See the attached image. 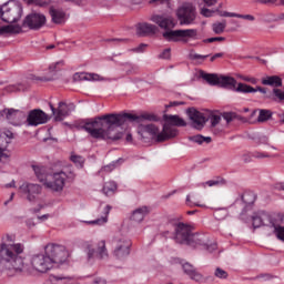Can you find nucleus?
<instances>
[{
  "label": "nucleus",
  "mask_w": 284,
  "mask_h": 284,
  "mask_svg": "<svg viewBox=\"0 0 284 284\" xmlns=\"http://www.w3.org/2000/svg\"><path fill=\"white\" fill-rule=\"evenodd\" d=\"M144 121H159V116L152 113H143L141 115L132 113H106L95 118L85 119L79 123L80 130L88 132L92 139L101 141H119L123 133L118 132L116 128L125 125V123H136L138 134L141 139H145V134L156 136L159 141V128L154 124H142Z\"/></svg>",
  "instance_id": "obj_1"
},
{
  "label": "nucleus",
  "mask_w": 284,
  "mask_h": 284,
  "mask_svg": "<svg viewBox=\"0 0 284 284\" xmlns=\"http://www.w3.org/2000/svg\"><path fill=\"white\" fill-rule=\"evenodd\" d=\"M26 246L21 243L0 244V272H7L8 276L16 274H30V270L23 261Z\"/></svg>",
  "instance_id": "obj_2"
},
{
  "label": "nucleus",
  "mask_w": 284,
  "mask_h": 284,
  "mask_svg": "<svg viewBox=\"0 0 284 284\" xmlns=\"http://www.w3.org/2000/svg\"><path fill=\"white\" fill-rule=\"evenodd\" d=\"M150 21L159 26V28L162 30H166L162 34L166 41H179V39H195V37L199 34V30L196 29H180L172 31V29L175 28L176 22H174V18L170 16L153 14L150 18Z\"/></svg>",
  "instance_id": "obj_3"
},
{
  "label": "nucleus",
  "mask_w": 284,
  "mask_h": 284,
  "mask_svg": "<svg viewBox=\"0 0 284 284\" xmlns=\"http://www.w3.org/2000/svg\"><path fill=\"white\" fill-rule=\"evenodd\" d=\"M186 114L192 121V128H195V130H201L202 128H205V122L211 121V130L213 134H219L221 131L216 129V125L221 123V115H216L214 112H210L207 116L205 114L201 113V111L196 110L195 108H189L186 110Z\"/></svg>",
  "instance_id": "obj_4"
},
{
  "label": "nucleus",
  "mask_w": 284,
  "mask_h": 284,
  "mask_svg": "<svg viewBox=\"0 0 284 284\" xmlns=\"http://www.w3.org/2000/svg\"><path fill=\"white\" fill-rule=\"evenodd\" d=\"M164 121L166 123L163 125L162 132L158 135V142L163 143V141H168V139H174L176 134H179V130L176 128H185L187 125V122L183 120L179 115H164Z\"/></svg>",
  "instance_id": "obj_5"
},
{
  "label": "nucleus",
  "mask_w": 284,
  "mask_h": 284,
  "mask_svg": "<svg viewBox=\"0 0 284 284\" xmlns=\"http://www.w3.org/2000/svg\"><path fill=\"white\" fill-rule=\"evenodd\" d=\"M23 17V6L17 0L9 1L0 7V18L4 23H18Z\"/></svg>",
  "instance_id": "obj_6"
},
{
  "label": "nucleus",
  "mask_w": 284,
  "mask_h": 284,
  "mask_svg": "<svg viewBox=\"0 0 284 284\" xmlns=\"http://www.w3.org/2000/svg\"><path fill=\"white\" fill-rule=\"evenodd\" d=\"M200 78L206 81L209 85H219L220 88L236 90V79L232 77L219 75L216 73H205V71L201 70Z\"/></svg>",
  "instance_id": "obj_7"
},
{
  "label": "nucleus",
  "mask_w": 284,
  "mask_h": 284,
  "mask_svg": "<svg viewBox=\"0 0 284 284\" xmlns=\"http://www.w3.org/2000/svg\"><path fill=\"white\" fill-rule=\"evenodd\" d=\"M44 252L53 266L63 265V263L68 261V256H70L68 250H65V246L54 243L47 244L44 246Z\"/></svg>",
  "instance_id": "obj_8"
},
{
  "label": "nucleus",
  "mask_w": 284,
  "mask_h": 284,
  "mask_svg": "<svg viewBox=\"0 0 284 284\" xmlns=\"http://www.w3.org/2000/svg\"><path fill=\"white\" fill-rule=\"evenodd\" d=\"M176 14L180 26H192L196 21L199 13L196 12V6L192 4V2H186L178 9Z\"/></svg>",
  "instance_id": "obj_9"
},
{
  "label": "nucleus",
  "mask_w": 284,
  "mask_h": 284,
  "mask_svg": "<svg viewBox=\"0 0 284 284\" xmlns=\"http://www.w3.org/2000/svg\"><path fill=\"white\" fill-rule=\"evenodd\" d=\"M171 225L174 227L173 240L179 245H187L190 236H192V226L179 221H171Z\"/></svg>",
  "instance_id": "obj_10"
},
{
  "label": "nucleus",
  "mask_w": 284,
  "mask_h": 284,
  "mask_svg": "<svg viewBox=\"0 0 284 284\" xmlns=\"http://www.w3.org/2000/svg\"><path fill=\"white\" fill-rule=\"evenodd\" d=\"M65 179H74V172H69V174L63 171L55 172L52 175V181L44 182V185L49 190H52V192H63Z\"/></svg>",
  "instance_id": "obj_11"
},
{
  "label": "nucleus",
  "mask_w": 284,
  "mask_h": 284,
  "mask_svg": "<svg viewBox=\"0 0 284 284\" xmlns=\"http://www.w3.org/2000/svg\"><path fill=\"white\" fill-rule=\"evenodd\" d=\"M189 247H204L207 252H214L216 250V243L210 244V236L203 233H191L189 242H186Z\"/></svg>",
  "instance_id": "obj_12"
},
{
  "label": "nucleus",
  "mask_w": 284,
  "mask_h": 284,
  "mask_svg": "<svg viewBox=\"0 0 284 284\" xmlns=\"http://www.w3.org/2000/svg\"><path fill=\"white\" fill-rule=\"evenodd\" d=\"M31 265L36 272H40L41 274H45V272H50L52 267H54V264L52 263V260L48 256V254H36L31 258Z\"/></svg>",
  "instance_id": "obj_13"
},
{
  "label": "nucleus",
  "mask_w": 284,
  "mask_h": 284,
  "mask_svg": "<svg viewBox=\"0 0 284 284\" xmlns=\"http://www.w3.org/2000/svg\"><path fill=\"white\" fill-rule=\"evenodd\" d=\"M45 21L47 19L43 13H30L23 19L22 26H20L21 32H23V28L41 30V28L45 26Z\"/></svg>",
  "instance_id": "obj_14"
},
{
  "label": "nucleus",
  "mask_w": 284,
  "mask_h": 284,
  "mask_svg": "<svg viewBox=\"0 0 284 284\" xmlns=\"http://www.w3.org/2000/svg\"><path fill=\"white\" fill-rule=\"evenodd\" d=\"M85 252H87L88 261H92L94 256H97V258H100V260L108 258L109 256L104 240L98 243L97 251L94 250V246H92V244H87Z\"/></svg>",
  "instance_id": "obj_15"
},
{
  "label": "nucleus",
  "mask_w": 284,
  "mask_h": 284,
  "mask_svg": "<svg viewBox=\"0 0 284 284\" xmlns=\"http://www.w3.org/2000/svg\"><path fill=\"white\" fill-rule=\"evenodd\" d=\"M115 248L113 251L114 256L118 258H125L130 256V247H132V241L128 237L115 239Z\"/></svg>",
  "instance_id": "obj_16"
},
{
  "label": "nucleus",
  "mask_w": 284,
  "mask_h": 284,
  "mask_svg": "<svg viewBox=\"0 0 284 284\" xmlns=\"http://www.w3.org/2000/svg\"><path fill=\"white\" fill-rule=\"evenodd\" d=\"M48 121H50V116L40 109L31 110L27 116L28 125L33 128H37V125H43L44 123H48Z\"/></svg>",
  "instance_id": "obj_17"
},
{
  "label": "nucleus",
  "mask_w": 284,
  "mask_h": 284,
  "mask_svg": "<svg viewBox=\"0 0 284 284\" xmlns=\"http://www.w3.org/2000/svg\"><path fill=\"white\" fill-rule=\"evenodd\" d=\"M74 103L67 104L65 102H59L58 109L50 104L52 114H55V121H62L65 116H70V112L74 111Z\"/></svg>",
  "instance_id": "obj_18"
},
{
  "label": "nucleus",
  "mask_w": 284,
  "mask_h": 284,
  "mask_svg": "<svg viewBox=\"0 0 284 284\" xmlns=\"http://www.w3.org/2000/svg\"><path fill=\"white\" fill-rule=\"evenodd\" d=\"M20 190L22 194H26L27 201L30 203H33V201H37V196L41 194V185L39 184H32V183H23L20 186Z\"/></svg>",
  "instance_id": "obj_19"
},
{
  "label": "nucleus",
  "mask_w": 284,
  "mask_h": 284,
  "mask_svg": "<svg viewBox=\"0 0 284 284\" xmlns=\"http://www.w3.org/2000/svg\"><path fill=\"white\" fill-rule=\"evenodd\" d=\"M235 92H241L242 94H252L254 92H261V94H264V99H272V93H267V88H263V87L253 88L252 85L241 83V82L235 88Z\"/></svg>",
  "instance_id": "obj_20"
},
{
  "label": "nucleus",
  "mask_w": 284,
  "mask_h": 284,
  "mask_svg": "<svg viewBox=\"0 0 284 284\" xmlns=\"http://www.w3.org/2000/svg\"><path fill=\"white\" fill-rule=\"evenodd\" d=\"M159 32V27L156 24L142 22L136 26L138 37H150V34H156Z\"/></svg>",
  "instance_id": "obj_21"
},
{
  "label": "nucleus",
  "mask_w": 284,
  "mask_h": 284,
  "mask_svg": "<svg viewBox=\"0 0 284 284\" xmlns=\"http://www.w3.org/2000/svg\"><path fill=\"white\" fill-rule=\"evenodd\" d=\"M3 114H6V119L11 123H19V121L26 119V112L20 110L4 109Z\"/></svg>",
  "instance_id": "obj_22"
},
{
  "label": "nucleus",
  "mask_w": 284,
  "mask_h": 284,
  "mask_svg": "<svg viewBox=\"0 0 284 284\" xmlns=\"http://www.w3.org/2000/svg\"><path fill=\"white\" fill-rule=\"evenodd\" d=\"M182 270L184 272V274H186L187 276H190V278L192 281H196V283H201V281H203V275L201 273H199L196 271V268H194V266L190 263H184L182 265Z\"/></svg>",
  "instance_id": "obj_23"
},
{
  "label": "nucleus",
  "mask_w": 284,
  "mask_h": 284,
  "mask_svg": "<svg viewBox=\"0 0 284 284\" xmlns=\"http://www.w3.org/2000/svg\"><path fill=\"white\" fill-rule=\"evenodd\" d=\"M252 221H253V227L255 230L257 227H262V225H265V221H268L271 226H272V223H274V221H272V217H270V215L265 212H261V213L253 215Z\"/></svg>",
  "instance_id": "obj_24"
},
{
  "label": "nucleus",
  "mask_w": 284,
  "mask_h": 284,
  "mask_svg": "<svg viewBox=\"0 0 284 284\" xmlns=\"http://www.w3.org/2000/svg\"><path fill=\"white\" fill-rule=\"evenodd\" d=\"M262 85H271V88H283V79L278 75H267L262 79Z\"/></svg>",
  "instance_id": "obj_25"
},
{
  "label": "nucleus",
  "mask_w": 284,
  "mask_h": 284,
  "mask_svg": "<svg viewBox=\"0 0 284 284\" xmlns=\"http://www.w3.org/2000/svg\"><path fill=\"white\" fill-rule=\"evenodd\" d=\"M73 81H103V79L101 78V75L97 74V73H85V72H81V73H75L73 75Z\"/></svg>",
  "instance_id": "obj_26"
},
{
  "label": "nucleus",
  "mask_w": 284,
  "mask_h": 284,
  "mask_svg": "<svg viewBox=\"0 0 284 284\" xmlns=\"http://www.w3.org/2000/svg\"><path fill=\"white\" fill-rule=\"evenodd\" d=\"M148 214H150V210L148 209V206L139 207L135 211H133L131 215V221H134L135 223H141L143 219L148 216Z\"/></svg>",
  "instance_id": "obj_27"
},
{
  "label": "nucleus",
  "mask_w": 284,
  "mask_h": 284,
  "mask_svg": "<svg viewBox=\"0 0 284 284\" xmlns=\"http://www.w3.org/2000/svg\"><path fill=\"white\" fill-rule=\"evenodd\" d=\"M3 34H21V26L8 24L0 27V37H3Z\"/></svg>",
  "instance_id": "obj_28"
},
{
  "label": "nucleus",
  "mask_w": 284,
  "mask_h": 284,
  "mask_svg": "<svg viewBox=\"0 0 284 284\" xmlns=\"http://www.w3.org/2000/svg\"><path fill=\"white\" fill-rule=\"evenodd\" d=\"M256 112H260L257 116V123H265V121H270V119H272V112L267 109L254 110L252 112V116H254Z\"/></svg>",
  "instance_id": "obj_29"
},
{
  "label": "nucleus",
  "mask_w": 284,
  "mask_h": 284,
  "mask_svg": "<svg viewBox=\"0 0 284 284\" xmlns=\"http://www.w3.org/2000/svg\"><path fill=\"white\" fill-rule=\"evenodd\" d=\"M51 19L54 23H65V12L57 9H50Z\"/></svg>",
  "instance_id": "obj_30"
},
{
  "label": "nucleus",
  "mask_w": 284,
  "mask_h": 284,
  "mask_svg": "<svg viewBox=\"0 0 284 284\" xmlns=\"http://www.w3.org/2000/svg\"><path fill=\"white\" fill-rule=\"evenodd\" d=\"M227 183L223 178H216L215 180H209L197 184L199 187H217L219 185H225Z\"/></svg>",
  "instance_id": "obj_31"
},
{
  "label": "nucleus",
  "mask_w": 284,
  "mask_h": 284,
  "mask_svg": "<svg viewBox=\"0 0 284 284\" xmlns=\"http://www.w3.org/2000/svg\"><path fill=\"white\" fill-rule=\"evenodd\" d=\"M110 210H112V206L106 205L104 207V215L98 220L88 222L89 225H103L104 223H108V215L110 214Z\"/></svg>",
  "instance_id": "obj_32"
},
{
  "label": "nucleus",
  "mask_w": 284,
  "mask_h": 284,
  "mask_svg": "<svg viewBox=\"0 0 284 284\" xmlns=\"http://www.w3.org/2000/svg\"><path fill=\"white\" fill-rule=\"evenodd\" d=\"M116 182L110 181L104 184L102 192L105 196H112L116 192Z\"/></svg>",
  "instance_id": "obj_33"
},
{
  "label": "nucleus",
  "mask_w": 284,
  "mask_h": 284,
  "mask_svg": "<svg viewBox=\"0 0 284 284\" xmlns=\"http://www.w3.org/2000/svg\"><path fill=\"white\" fill-rule=\"evenodd\" d=\"M189 141H192L193 143H197V145H203V143H207V144L212 143V138L197 134V135L190 136Z\"/></svg>",
  "instance_id": "obj_34"
},
{
  "label": "nucleus",
  "mask_w": 284,
  "mask_h": 284,
  "mask_svg": "<svg viewBox=\"0 0 284 284\" xmlns=\"http://www.w3.org/2000/svg\"><path fill=\"white\" fill-rule=\"evenodd\" d=\"M32 170L37 176V179L43 183L45 181V169L37 165H32Z\"/></svg>",
  "instance_id": "obj_35"
},
{
  "label": "nucleus",
  "mask_w": 284,
  "mask_h": 284,
  "mask_svg": "<svg viewBox=\"0 0 284 284\" xmlns=\"http://www.w3.org/2000/svg\"><path fill=\"white\" fill-rule=\"evenodd\" d=\"M242 201L245 203V205H254V202L256 201V195L253 192H247L242 195Z\"/></svg>",
  "instance_id": "obj_36"
},
{
  "label": "nucleus",
  "mask_w": 284,
  "mask_h": 284,
  "mask_svg": "<svg viewBox=\"0 0 284 284\" xmlns=\"http://www.w3.org/2000/svg\"><path fill=\"white\" fill-rule=\"evenodd\" d=\"M271 227H273V232H274L275 236L280 241H283V243H284V227L275 225L274 222H271Z\"/></svg>",
  "instance_id": "obj_37"
},
{
  "label": "nucleus",
  "mask_w": 284,
  "mask_h": 284,
  "mask_svg": "<svg viewBox=\"0 0 284 284\" xmlns=\"http://www.w3.org/2000/svg\"><path fill=\"white\" fill-rule=\"evenodd\" d=\"M225 28H227V23L225 21H223V22H215L212 26L213 32L215 34H223V32H225Z\"/></svg>",
  "instance_id": "obj_38"
},
{
  "label": "nucleus",
  "mask_w": 284,
  "mask_h": 284,
  "mask_svg": "<svg viewBox=\"0 0 284 284\" xmlns=\"http://www.w3.org/2000/svg\"><path fill=\"white\" fill-rule=\"evenodd\" d=\"M222 118L224 119V121H226V123H232V121L236 120L241 121V115L234 113V112H225L222 114Z\"/></svg>",
  "instance_id": "obj_39"
},
{
  "label": "nucleus",
  "mask_w": 284,
  "mask_h": 284,
  "mask_svg": "<svg viewBox=\"0 0 284 284\" xmlns=\"http://www.w3.org/2000/svg\"><path fill=\"white\" fill-rule=\"evenodd\" d=\"M51 281L54 283V281H61L62 284H68L70 281H72V277L70 276H63V275H51Z\"/></svg>",
  "instance_id": "obj_40"
},
{
  "label": "nucleus",
  "mask_w": 284,
  "mask_h": 284,
  "mask_svg": "<svg viewBox=\"0 0 284 284\" xmlns=\"http://www.w3.org/2000/svg\"><path fill=\"white\" fill-rule=\"evenodd\" d=\"M70 159L78 168H83V164L85 163V159L81 155H71Z\"/></svg>",
  "instance_id": "obj_41"
},
{
  "label": "nucleus",
  "mask_w": 284,
  "mask_h": 284,
  "mask_svg": "<svg viewBox=\"0 0 284 284\" xmlns=\"http://www.w3.org/2000/svg\"><path fill=\"white\" fill-rule=\"evenodd\" d=\"M273 101H276V99H278V102L281 103V101H284V92L281 91V89H273V94L271 98Z\"/></svg>",
  "instance_id": "obj_42"
},
{
  "label": "nucleus",
  "mask_w": 284,
  "mask_h": 284,
  "mask_svg": "<svg viewBox=\"0 0 284 284\" xmlns=\"http://www.w3.org/2000/svg\"><path fill=\"white\" fill-rule=\"evenodd\" d=\"M214 276H215L216 278L225 280V278H227V276H230V275L227 274V271H225V270H223V268H221V267H216V268H215V272H214Z\"/></svg>",
  "instance_id": "obj_43"
},
{
  "label": "nucleus",
  "mask_w": 284,
  "mask_h": 284,
  "mask_svg": "<svg viewBox=\"0 0 284 284\" xmlns=\"http://www.w3.org/2000/svg\"><path fill=\"white\" fill-rule=\"evenodd\" d=\"M151 6H165V8H170V0H149Z\"/></svg>",
  "instance_id": "obj_44"
},
{
  "label": "nucleus",
  "mask_w": 284,
  "mask_h": 284,
  "mask_svg": "<svg viewBox=\"0 0 284 284\" xmlns=\"http://www.w3.org/2000/svg\"><path fill=\"white\" fill-rule=\"evenodd\" d=\"M213 216L217 220V221H223V219H225V216H227V211L225 210H217L213 213Z\"/></svg>",
  "instance_id": "obj_45"
},
{
  "label": "nucleus",
  "mask_w": 284,
  "mask_h": 284,
  "mask_svg": "<svg viewBox=\"0 0 284 284\" xmlns=\"http://www.w3.org/2000/svg\"><path fill=\"white\" fill-rule=\"evenodd\" d=\"M253 159H270V154L265 152L254 151L252 152Z\"/></svg>",
  "instance_id": "obj_46"
},
{
  "label": "nucleus",
  "mask_w": 284,
  "mask_h": 284,
  "mask_svg": "<svg viewBox=\"0 0 284 284\" xmlns=\"http://www.w3.org/2000/svg\"><path fill=\"white\" fill-rule=\"evenodd\" d=\"M28 3H34V6H40V8H43L44 6H48L50 1L49 0H28Z\"/></svg>",
  "instance_id": "obj_47"
},
{
  "label": "nucleus",
  "mask_w": 284,
  "mask_h": 284,
  "mask_svg": "<svg viewBox=\"0 0 284 284\" xmlns=\"http://www.w3.org/2000/svg\"><path fill=\"white\" fill-rule=\"evenodd\" d=\"M258 145H270V138L267 135H262L257 140Z\"/></svg>",
  "instance_id": "obj_48"
},
{
  "label": "nucleus",
  "mask_w": 284,
  "mask_h": 284,
  "mask_svg": "<svg viewBox=\"0 0 284 284\" xmlns=\"http://www.w3.org/2000/svg\"><path fill=\"white\" fill-rule=\"evenodd\" d=\"M216 41H225L223 37L207 38L203 40V43H214Z\"/></svg>",
  "instance_id": "obj_49"
},
{
  "label": "nucleus",
  "mask_w": 284,
  "mask_h": 284,
  "mask_svg": "<svg viewBox=\"0 0 284 284\" xmlns=\"http://www.w3.org/2000/svg\"><path fill=\"white\" fill-rule=\"evenodd\" d=\"M200 14H202V17L210 18V17H212V14H214V11H212L207 8H202L200 11Z\"/></svg>",
  "instance_id": "obj_50"
},
{
  "label": "nucleus",
  "mask_w": 284,
  "mask_h": 284,
  "mask_svg": "<svg viewBox=\"0 0 284 284\" xmlns=\"http://www.w3.org/2000/svg\"><path fill=\"white\" fill-rule=\"evenodd\" d=\"M172 49H165L161 54H160V59H170L172 57Z\"/></svg>",
  "instance_id": "obj_51"
},
{
  "label": "nucleus",
  "mask_w": 284,
  "mask_h": 284,
  "mask_svg": "<svg viewBox=\"0 0 284 284\" xmlns=\"http://www.w3.org/2000/svg\"><path fill=\"white\" fill-rule=\"evenodd\" d=\"M59 65H64L63 61L55 62L54 64H51L49 67L50 72H57L59 71Z\"/></svg>",
  "instance_id": "obj_52"
},
{
  "label": "nucleus",
  "mask_w": 284,
  "mask_h": 284,
  "mask_svg": "<svg viewBox=\"0 0 284 284\" xmlns=\"http://www.w3.org/2000/svg\"><path fill=\"white\" fill-rule=\"evenodd\" d=\"M116 168V162H113L111 164H108L102 168V172H112Z\"/></svg>",
  "instance_id": "obj_53"
},
{
  "label": "nucleus",
  "mask_w": 284,
  "mask_h": 284,
  "mask_svg": "<svg viewBox=\"0 0 284 284\" xmlns=\"http://www.w3.org/2000/svg\"><path fill=\"white\" fill-rule=\"evenodd\" d=\"M236 19H246V21H254V16L252 14H239L236 16Z\"/></svg>",
  "instance_id": "obj_54"
},
{
  "label": "nucleus",
  "mask_w": 284,
  "mask_h": 284,
  "mask_svg": "<svg viewBox=\"0 0 284 284\" xmlns=\"http://www.w3.org/2000/svg\"><path fill=\"white\" fill-rule=\"evenodd\" d=\"M252 153H244L242 154V160L244 163H252Z\"/></svg>",
  "instance_id": "obj_55"
},
{
  "label": "nucleus",
  "mask_w": 284,
  "mask_h": 284,
  "mask_svg": "<svg viewBox=\"0 0 284 284\" xmlns=\"http://www.w3.org/2000/svg\"><path fill=\"white\" fill-rule=\"evenodd\" d=\"M265 21H278V18L276 17V14L274 13H266V18H265Z\"/></svg>",
  "instance_id": "obj_56"
},
{
  "label": "nucleus",
  "mask_w": 284,
  "mask_h": 284,
  "mask_svg": "<svg viewBox=\"0 0 284 284\" xmlns=\"http://www.w3.org/2000/svg\"><path fill=\"white\" fill-rule=\"evenodd\" d=\"M190 57H191V59H192L193 61H197V59L205 60V59H207V57H210V55H201V54H197V53H193V54H191Z\"/></svg>",
  "instance_id": "obj_57"
},
{
  "label": "nucleus",
  "mask_w": 284,
  "mask_h": 284,
  "mask_svg": "<svg viewBox=\"0 0 284 284\" xmlns=\"http://www.w3.org/2000/svg\"><path fill=\"white\" fill-rule=\"evenodd\" d=\"M205 6H207L209 8H212V6H216V3H219V0H202Z\"/></svg>",
  "instance_id": "obj_58"
},
{
  "label": "nucleus",
  "mask_w": 284,
  "mask_h": 284,
  "mask_svg": "<svg viewBox=\"0 0 284 284\" xmlns=\"http://www.w3.org/2000/svg\"><path fill=\"white\" fill-rule=\"evenodd\" d=\"M148 48V44L141 43L138 48L133 49L134 52H143Z\"/></svg>",
  "instance_id": "obj_59"
},
{
  "label": "nucleus",
  "mask_w": 284,
  "mask_h": 284,
  "mask_svg": "<svg viewBox=\"0 0 284 284\" xmlns=\"http://www.w3.org/2000/svg\"><path fill=\"white\" fill-rule=\"evenodd\" d=\"M186 203L191 207H193L194 205L197 206V207H203V205H201V204L193 203L192 200H190V195L186 196Z\"/></svg>",
  "instance_id": "obj_60"
},
{
  "label": "nucleus",
  "mask_w": 284,
  "mask_h": 284,
  "mask_svg": "<svg viewBox=\"0 0 284 284\" xmlns=\"http://www.w3.org/2000/svg\"><path fill=\"white\" fill-rule=\"evenodd\" d=\"M221 17H239V13H233V12H227V11H224V12H221Z\"/></svg>",
  "instance_id": "obj_61"
},
{
  "label": "nucleus",
  "mask_w": 284,
  "mask_h": 284,
  "mask_svg": "<svg viewBox=\"0 0 284 284\" xmlns=\"http://www.w3.org/2000/svg\"><path fill=\"white\" fill-rule=\"evenodd\" d=\"M221 58H223V53H215L213 57H211L210 61L214 63L216 59H221Z\"/></svg>",
  "instance_id": "obj_62"
},
{
  "label": "nucleus",
  "mask_w": 284,
  "mask_h": 284,
  "mask_svg": "<svg viewBox=\"0 0 284 284\" xmlns=\"http://www.w3.org/2000/svg\"><path fill=\"white\" fill-rule=\"evenodd\" d=\"M27 227H29V229H32V227H34V220L33 219H29V220H27Z\"/></svg>",
  "instance_id": "obj_63"
},
{
  "label": "nucleus",
  "mask_w": 284,
  "mask_h": 284,
  "mask_svg": "<svg viewBox=\"0 0 284 284\" xmlns=\"http://www.w3.org/2000/svg\"><path fill=\"white\" fill-rule=\"evenodd\" d=\"M245 81H247L248 83H252L253 85H256L257 80L255 78H244Z\"/></svg>",
  "instance_id": "obj_64"
}]
</instances>
